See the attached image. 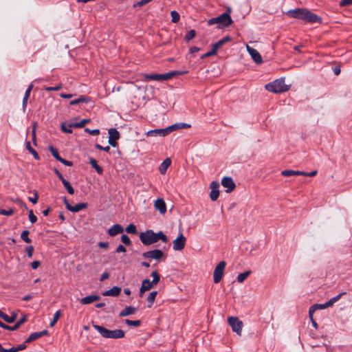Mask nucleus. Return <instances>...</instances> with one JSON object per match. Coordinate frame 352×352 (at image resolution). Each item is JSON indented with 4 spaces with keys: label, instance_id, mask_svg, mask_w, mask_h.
Wrapping results in <instances>:
<instances>
[{
    "label": "nucleus",
    "instance_id": "nucleus-1",
    "mask_svg": "<svg viewBox=\"0 0 352 352\" xmlns=\"http://www.w3.org/2000/svg\"><path fill=\"white\" fill-rule=\"evenodd\" d=\"M286 14L292 18L301 19L305 23H322V18L316 14L312 12L307 8H296L289 10Z\"/></svg>",
    "mask_w": 352,
    "mask_h": 352
},
{
    "label": "nucleus",
    "instance_id": "nucleus-2",
    "mask_svg": "<svg viewBox=\"0 0 352 352\" xmlns=\"http://www.w3.org/2000/svg\"><path fill=\"white\" fill-rule=\"evenodd\" d=\"M231 9L228 8L226 12L222 13L217 17L211 18L208 21V24L212 25L218 23V28H226L230 25L233 21L230 16Z\"/></svg>",
    "mask_w": 352,
    "mask_h": 352
},
{
    "label": "nucleus",
    "instance_id": "nucleus-3",
    "mask_svg": "<svg viewBox=\"0 0 352 352\" xmlns=\"http://www.w3.org/2000/svg\"><path fill=\"white\" fill-rule=\"evenodd\" d=\"M93 327L103 338H105L119 339L124 337L125 333L122 329L109 330L98 324H93Z\"/></svg>",
    "mask_w": 352,
    "mask_h": 352
},
{
    "label": "nucleus",
    "instance_id": "nucleus-4",
    "mask_svg": "<svg viewBox=\"0 0 352 352\" xmlns=\"http://www.w3.org/2000/svg\"><path fill=\"white\" fill-rule=\"evenodd\" d=\"M289 87L290 85H287L285 83L284 78L276 79L265 85V88L267 91L274 94L285 92L289 89Z\"/></svg>",
    "mask_w": 352,
    "mask_h": 352
},
{
    "label": "nucleus",
    "instance_id": "nucleus-5",
    "mask_svg": "<svg viewBox=\"0 0 352 352\" xmlns=\"http://www.w3.org/2000/svg\"><path fill=\"white\" fill-rule=\"evenodd\" d=\"M156 236L153 230H147L140 234V239L144 245H149L155 242Z\"/></svg>",
    "mask_w": 352,
    "mask_h": 352
},
{
    "label": "nucleus",
    "instance_id": "nucleus-6",
    "mask_svg": "<svg viewBox=\"0 0 352 352\" xmlns=\"http://www.w3.org/2000/svg\"><path fill=\"white\" fill-rule=\"evenodd\" d=\"M228 324L232 328V330L236 333L237 335L241 336L243 328V322L237 317L230 316L228 319Z\"/></svg>",
    "mask_w": 352,
    "mask_h": 352
},
{
    "label": "nucleus",
    "instance_id": "nucleus-7",
    "mask_svg": "<svg viewBox=\"0 0 352 352\" xmlns=\"http://www.w3.org/2000/svg\"><path fill=\"white\" fill-rule=\"evenodd\" d=\"M226 265V263L224 261H221L219 263V264L216 266L214 272H213V280L214 283H218L221 281L224 270Z\"/></svg>",
    "mask_w": 352,
    "mask_h": 352
},
{
    "label": "nucleus",
    "instance_id": "nucleus-8",
    "mask_svg": "<svg viewBox=\"0 0 352 352\" xmlns=\"http://www.w3.org/2000/svg\"><path fill=\"white\" fill-rule=\"evenodd\" d=\"M142 256L146 259H155L159 261L164 256V253L161 250L154 249L143 252Z\"/></svg>",
    "mask_w": 352,
    "mask_h": 352
},
{
    "label": "nucleus",
    "instance_id": "nucleus-9",
    "mask_svg": "<svg viewBox=\"0 0 352 352\" xmlns=\"http://www.w3.org/2000/svg\"><path fill=\"white\" fill-rule=\"evenodd\" d=\"M63 202L65 205L66 208L72 212H78L83 209H86L88 207V204L84 202L78 203L73 206L69 203L66 197H63Z\"/></svg>",
    "mask_w": 352,
    "mask_h": 352
},
{
    "label": "nucleus",
    "instance_id": "nucleus-10",
    "mask_svg": "<svg viewBox=\"0 0 352 352\" xmlns=\"http://www.w3.org/2000/svg\"><path fill=\"white\" fill-rule=\"evenodd\" d=\"M28 320L26 315H23L21 318L13 325L9 326L5 323H3L1 320H0V327L3 329L8 331H16L17 330L23 323H25Z\"/></svg>",
    "mask_w": 352,
    "mask_h": 352
},
{
    "label": "nucleus",
    "instance_id": "nucleus-11",
    "mask_svg": "<svg viewBox=\"0 0 352 352\" xmlns=\"http://www.w3.org/2000/svg\"><path fill=\"white\" fill-rule=\"evenodd\" d=\"M186 242V237L184 236L182 233H180L179 235L173 242V250L175 251L182 250L185 247Z\"/></svg>",
    "mask_w": 352,
    "mask_h": 352
},
{
    "label": "nucleus",
    "instance_id": "nucleus-12",
    "mask_svg": "<svg viewBox=\"0 0 352 352\" xmlns=\"http://www.w3.org/2000/svg\"><path fill=\"white\" fill-rule=\"evenodd\" d=\"M109 144L113 146L116 147L118 145L117 140L120 138V133L115 128H111L109 129Z\"/></svg>",
    "mask_w": 352,
    "mask_h": 352
},
{
    "label": "nucleus",
    "instance_id": "nucleus-13",
    "mask_svg": "<svg viewBox=\"0 0 352 352\" xmlns=\"http://www.w3.org/2000/svg\"><path fill=\"white\" fill-rule=\"evenodd\" d=\"M221 184L223 187L227 188L226 192H230L236 188V184L230 177H224L221 180Z\"/></svg>",
    "mask_w": 352,
    "mask_h": 352
},
{
    "label": "nucleus",
    "instance_id": "nucleus-14",
    "mask_svg": "<svg viewBox=\"0 0 352 352\" xmlns=\"http://www.w3.org/2000/svg\"><path fill=\"white\" fill-rule=\"evenodd\" d=\"M219 184L217 182H212L210 185V188H211V191L210 193V197L212 201H216L219 195Z\"/></svg>",
    "mask_w": 352,
    "mask_h": 352
},
{
    "label": "nucleus",
    "instance_id": "nucleus-15",
    "mask_svg": "<svg viewBox=\"0 0 352 352\" xmlns=\"http://www.w3.org/2000/svg\"><path fill=\"white\" fill-rule=\"evenodd\" d=\"M247 50L256 63L261 64L263 63L262 57L256 49L247 45Z\"/></svg>",
    "mask_w": 352,
    "mask_h": 352
},
{
    "label": "nucleus",
    "instance_id": "nucleus-16",
    "mask_svg": "<svg viewBox=\"0 0 352 352\" xmlns=\"http://www.w3.org/2000/svg\"><path fill=\"white\" fill-rule=\"evenodd\" d=\"M47 334L48 331L47 329H44L40 332H34L29 336V337L25 341V343L27 344L28 343H30L32 341H34L44 336H47Z\"/></svg>",
    "mask_w": 352,
    "mask_h": 352
},
{
    "label": "nucleus",
    "instance_id": "nucleus-17",
    "mask_svg": "<svg viewBox=\"0 0 352 352\" xmlns=\"http://www.w3.org/2000/svg\"><path fill=\"white\" fill-rule=\"evenodd\" d=\"M124 232L123 227L120 224H114L107 230V234L111 236H115L118 234H121Z\"/></svg>",
    "mask_w": 352,
    "mask_h": 352
},
{
    "label": "nucleus",
    "instance_id": "nucleus-18",
    "mask_svg": "<svg viewBox=\"0 0 352 352\" xmlns=\"http://www.w3.org/2000/svg\"><path fill=\"white\" fill-rule=\"evenodd\" d=\"M190 125L184 122H179L175 123L173 125H170L166 128V130L167 131V133L169 134L173 131L180 129H188L190 128Z\"/></svg>",
    "mask_w": 352,
    "mask_h": 352
},
{
    "label": "nucleus",
    "instance_id": "nucleus-19",
    "mask_svg": "<svg viewBox=\"0 0 352 352\" xmlns=\"http://www.w3.org/2000/svg\"><path fill=\"white\" fill-rule=\"evenodd\" d=\"M27 348V344L25 342L21 344L12 346L9 349H4L0 343V352H18L19 351L24 350Z\"/></svg>",
    "mask_w": 352,
    "mask_h": 352
},
{
    "label": "nucleus",
    "instance_id": "nucleus-20",
    "mask_svg": "<svg viewBox=\"0 0 352 352\" xmlns=\"http://www.w3.org/2000/svg\"><path fill=\"white\" fill-rule=\"evenodd\" d=\"M154 206L156 210H159L161 214H164L166 212V205L164 200L162 198H158L155 201Z\"/></svg>",
    "mask_w": 352,
    "mask_h": 352
},
{
    "label": "nucleus",
    "instance_id": "nucleus-21",
    "mask_svg": "<svg viewBox=\"0 0 352 352\" xmlns=\"http://www.w3.org/2000/svg\"><path fill=\"white\" fill-rule=\"evenodd\" d=\"M121 287L118 286H114L109 290L105 291L102 293L104 296H118L120 295L121 292Z\"/></svg>",
    "mask_w": 352,
    "mask_h": 352
},
{
    "label": "nucleus",
    "instance_id": "nucleus-22",
    "mask_svg": "<svg viewBox=\"0 0 352 352\" xmlns=\"http://www.w3.org/2000/svg\"><path fill=\"white\" fill-rule=\"evenodd\" d=\"M167 135H168V133H167V131L166 130V128L165 129H157L150 130V131H148L146 133V135L148 137H150V136H157V135L164 137V136H166Z\"/></svg>",
    "mask_w": 352,
    "mask_h": 352
},
{
    "label": "nucleus",
    "instance_id": "nucleus-23",
    "mask_svg": "<svg viewBox=\"0 0 352 352\" xmlns=\"http://www.w3.org/2000/svg\"><path fill=\"white\" fill-rule=\"evenodd\" d=\"M100 299L98 295H90L80 299V303L82 305L91 304Z\"/></svg>",
    "mask_w": 352,
    "mask_h": 352
},
{
    "label": "nucleus",
    "instance_id": "nucleus-24",
    "mask_svg": "<svg viewBox=\"0 0 352 352\" xmlns=\"http://www.w3.org/2000/svg\"><path fill=\"white\" fill-rule=\"evenodd\" d=\"M33 89V85L32 84H30L25 92V94H24V96H23V102H22V109H23V112H25V109H26V107H27V104H28V100L30 97V92Z\"/></svg>",
    "mask_w": 352,
    "mask_h": 352
},
{
    "label": "nucleus",
    "instance_id": "nucleus-25",
    "mask_svg": "<svg viewBox=\"0 0 352 352\" xmlns=\"http://www.w3.org/2000/svg\"><path fill=\"white\" fill-rule=\"evenodd\" d=\"M153 283L150 281L149 279H144L142 280V286L140 289V296L142 297V294L145 292V291H148L149 289H151L152 287H153Z\"/></svg>",
    "mask_w": 352,
    "mask_h": 352
},
{
    "label": "nucleus",
    "instance_id": "nucleus-26",
    "mask_svg": "<svg viewBox=\"0 0 352 352\" xmlns=\"http://www.w3.org/2000/svg\"><path fill=\"white\" fill-rule=\"evenodd\" d=\"M231 38L229 36H225L223 38L220 39L215 43L212 44V49L217 53V50L221 48L226 43L230 41Z\"/></svg>",
    "mask_w": 352,
    "mask_h": 352
},
{
    "label": "nucleus",
    "instance_id": "nucleus-27",
    "mask_svg": "<svg viewBox=\"0 0 352 352\" xmlns=\"http://www.w3.org/2000/svg\"><path fill=\"white\" fill-rule=\"evenodd\" d=\"M137 311V308L133 306H128L126 307L123 310H122L119 316L120 317H125L130 315L134 314Z\"/></svg>",
    "mask_w": 352,
    "mask_h": 352
},
{
    "label": "nucleus",
    "instance_id": "nucleus-28",
    "mask_svg": "<svg viewBox=\"0 0 352 352\" xmlns=\"http://www.w3.org/2000/svg\"><path fill=\"white\" fill-rule=\"evenodd\" d=\"M171 160L170 158L165 159L159 167V171L161 174L164 175L166 173L168 167L170 165Z\"/></svg>",
    "mask_w": 352,
    "mask_h": 352
},
{
    "label": "nucleus",
    "instance_id": "nucleus-29",
    "mask_svg": "<svg viewBox=\"0 0 352 352\" xmlns=\"http://www.w3.org/2000/svg\"><path fill=\"white\" fill-rule=\"evenodd\" d=\"M281 175L285 177H290L293 175H304V171L300 170H284L281 172Z\"/></svg>",
    "mask_w": 352,
    "mask_h": 352
},
{
    "label": "nucleus",
    "instance_id": "nucleus-30",
    "mask_svg": "<svg viewBox=\"0 0 352 352\" xmlns=\"http://www.w3.org/2000/svg\"><path fill=\"white\" fill-rule=\"evenodd\" d=\"M90 122L89 119H83L79 122H70L69 123V128H82L86 124Z\"/></svg>",
    "mask_w": 352,
    "mask_h": 352
},
{
    "label": "nucleus",
    "instance_id": "nucleus-31",
    "mask_svg": "<svg viewBox=\"0 0 352 352\" xmlns=\"http://www.w3.org/2000/svg\"><path fill=\"white\" fill-rule=\"evenodd\" d=\"M89 163L92 168H94L99 175H102L103 173L102 168L98 164V162L95 159L89 157Z\"/></svg>",
    "mask_w": 352,
    "mask_h": 352
},
{
    "label": "nucleus",
    "instance_id": "nucleus-32",
    "mask_svg": "<svg viewBox=\"0 0 352 352\" xmlns=\"http://www.w3.org/2000/svg\"><path fill=\"white\" fill-rule=\"evenodd\" d=\"M17 318V314L16 312H12L10 316L7 315L3 313L1 318L6 321V322H14Z\"/></svg>",
    "mask_w": 352,
    "mask_h": 352
},
{
    "label": "nucleus",
    "instance_id": "nucleus-33",
    "mask_svg": "<svg viewBox=\"0 0 352 352\" xmlns=\"http://www.w3.org/2000/svg\"><path fill=\"white\" fill-rule=\"evenodd\" d=\"M25 148L31 154L33 155L34 158L35 160H39V155H38V153L36 151V150L32 147L30 142H29V141L25 142Z\"/></svg>",
    "mask_w": 352,
    "mask_h": 352
},
{
    "label": "nucleus",
    "instance_id": "nucleus-34",
    "mask_svg": "<svg viewBox=\"0 0 352 352\" xmlns=\"http://www.w3.org/2000/svg\"><path fill=\"white\" fill-rule=\"evenodd\" d=\"M144 78L146 80L161 81V74H144Z\"/></svg>",
    "mask_w": 352,
    "mask_h": 352
},
{
    "label": "nucleus",
    "instance_id": "nucleus-35",
    "mask_svg": "<svg viewBox=\"0 0 352 352\" xmlns=\"http://www.w3.org/2000/svg\"><path fill=\"white\" fill-rule=\"evenodd\" d=\"M155 235L156 236V238L155 239V242L157 243L159 240H161L162 242L164 243H167L168 241V237L166 236V235H165L164 234V232L162 231H160L157 233L155 232Z\"/></svg>",
    "mask_w": 352,
    "mask_h": 352
},
{
    "label": "nucleus",
    "instance_id": "nucleus-36",
    "mask_svg": "<svg viewBox=\"0 0 352 352\" xmlns=\"http://www.w3.org/2000/svg\"><path fill=\"white\" fill-rule=\"evenodd\" d=\"M157 294V291H153L150 293V294L148 295V296L147 298V302L148 303V307H152V305H153V303L155 302Z\"/></svg>",
    "mask_w": 352,
    "mask_h": 352
},
{
    "label": "nucleus",
    "instance_id": "nucleus-37",
    "mask_svg": "<svg viewBox=\"0 0 352 352\" xmlns=\"http://www.w3.org/2000/svg\"><path fill=\"white\" fill-rule=\"evenodd\" d=\"M88 98L85 96H81L78 98L74 99L73 100H71L69 104L71 105H76L80 102H87L88 101Z\"/></svg>",
    "mask_w": 352,
    "mask_h": 352
},
{
    "label": "nucleus",
    "instance_id": "nucleus-38",
    "mask_svg": "<svg viewBox=\"0 0 352 352\" xmlns=\"http://www.w3.org/2000/svg\"><path fill=\"white\" fill-rule=\"evenodd\" d=\"M48 149L50 151V153L52 155V156L56 160L60 162V160H61L62 157L60 156V155H59V153L58 152V150L56 148H54L53 146H50Z\"/></svg>",
    "mask_w": 352,
    "mask_h": 352
},
{
    "label": "nucleus",
    "instance_id": "nucleus-39",
    "mask_svg": "<svg viewBox=\"0 0 352 352\" xmlns=\"http://www.w3.org/2000/svg\"><path fill=\"white\" fill-rule=\"evenodd\" d=\"M251 274V271H246L243 273L239 274L237 277L236 280L239 283H243Z\"/></svg>",
    "mask_w": 352,
    "mask_h": 352
},
{
    "label": "nucleus",
    "instance_id": "nucleus-40",
    "mask_svg": "<svg viewBox=\"0 0 352 352\" xmlns=\"http://www.w3.org/2000/svg\"><path fill=\"white\" fill-rule=\"evenodd\" d=\"M63 184L64 187L67 190L68 193L70 195H73L74 193V189L71 185V184L66 179H64L63 182H61Z\"/></svg>",
    "mask_w": 352,
    "mask_h": 352
},
{
    "label": "nucleus",
    "instance_id": "nucleus-41",
    "mask_svg": "<svg viewBox=\"0 0 352 352\" xmlns=\"http://www.w3.org/2000/svg\"><path fill=\"white\" fill-rule=\"evenodd\" d=\"M125 230L129 234H136L138 233L136 226L133 223H130L128 225Z\"/></svg>",
    "mask_w": 352,
    "mask_h": 352
},
{
    "label": "nucleus",
    "instance_id": "nucleus-42",
    "mask_svg": "<svg viewBox=\"0 0 352 352\" xmlns=\"http://www.w3.org/2000/svg\"><path fill=\"white\" fill-rule=\"evenodd\" d=\"M30 232L28 230H23L21 234V238L27 243L32 242L31 239L28 236Z\"/></svg>",
    "mask_w": 352,
    "mask_h": 352
},
{
    "label": "nucleus",
    "instance_id": "nucleus-43",
    "mask_svg": "<svg viewBox=\"0 0 352 352\" xmlns=\"http://www.w3.org/2000/svg\"><path fill=\"white\" fill-rule=\"evenodd\" d=\"M60 316H61V311L60 310H58V311H56L55 312V314L54 315V318H53L52 320L50 323V326L51 327L54 326V324L56 323L58 320L60 318Z\"/></svg>",
    "mask_w": 352,
    "mask_h": 352
},
{
    "label": "nucleus",
    "instance_id": "nucleus-44",
    "mask_svg": "<svg viewBox=\"0 0 352 352\" xmlns=\"http://www.w3.org/2000/svg\"><path fill=\"white\" fill-rule=\"evenodd\" d=\"M151 276H153V279L151 282L153 283V285H157L160 280V274L157 271H153L151 273Z\"/></svg>",
    "mask_w": 352,
    "mask_h": 352
},
{
    "label": "nucleus",
    "instance_id": "nucleus-45",
    "mask_svg": "<svg viewBox=\"0 0 352 352\" xmlns=\"http://www.w3.org/2000/svg\"><path fill=\"white\" fill-rule=\"evenodd\" d=\"M170 16H171V21L173 23H176L179 21L180 16L179 13L173 10L170 12Z\"/></svg>",
    "mask_w": 352,
    "mask_h": 352
},
{
    "label": "nucleus",
    "instance_id": "nucleus-46",
    "mask_svg": "<svg viewBox=\"0 0 352 352\" xmlns=\"http://www.w3.org/2000/svg\"><path fill=\"white\" fill-rule=\"evenodd\" d=\"M125 323L129 325V326H133V327H138L139 326H140L141 324V321L139 320H129V319H126L125 320Z\"/></svg>",
    "mask_w": 352,
    "mask_h": 352
},
{
    "label": "nucleus",
    "instance_id": "nucleus-47",
    "mask_svg": "<svg viewBox=\"0 0 352 352\" xmlns=\"http://www.w3.org/2000/svg\"><path fill=\"white\" fill-rule=\"evenodd\" d=\"M195 35H196L195 30H191L186 33L184 38H185L186 41L188 42L190 40H192L195 36Z\"/></svg>",
    "mask_w": 352,
    "mask_h": 352
},
{
    "label": "nucleus",
    "instance_id": "nucleus-48",
    "mask_svg": "<svg viewBox=\"0 0 352 352\" xmlns=\"http://www.w3.org/2000/svg\"><path fill=\"white\" fill-rule=\"evenodd\" d=\"M121 241L122 243H124L125 245H131V241L130 238L126 234H122L121 236Z\"/></svg>",
    "mask_w": 352,
    "mask_h": 352
},
{
    "label": "nucleus",
    "instance_id": "nucleus-49",
    "mask_svg": "<svg viewBox=\"0 0 352 352\" xmlns=\"http://www.w3.org/2000/svg\"><path fill=\"white\" fill-rule=\"evenodd\" d=\"M14 213V210L10 208L8 210L0 209V214L5 216H11Z\"/></svg>",
    "mask_w": 352,
    "mask_h": 352
},
{
    "label": "nucleus",
    "instance_id": "nucleus-50",
    "mask_svg": "<svg viewBox=\"0 0 352 352\" xmlns=\"http://www.w3.org/2000/svg\"><path fill=\"white\" fill-rule=\"evenodd\" d=\"M60 129L61 130L66 133H72V128H69V124H67H67L65 122H63L61 126H60Z\"/></svg>",
    "mask_w": 352,
    "mask_h": 352
},
{
    "label": "nucleus",
    "instance_id": "nucleus-51",
    "mask_svg": "<svg viewBox=\"0 0 352 352\" xmlns=\"http://www.w3.org/2000/svg\"><path fill=\"white\" fill-rule=\"evenodd\" d=\"M62 88V84H59L55 87H46L44 90L46 91H58Z\"/></svg>",
    "mask_w": 352,
    "mask_h": 352
},
{
    "label": "nucleus",
    "instance_id": "nucleus-52",
    "mask_svg": "<svg viewBox=\"0 0 352 352\" xmlns=\"http://www.w3.org/2000/svg\"><path fill=\"white\" fill-rule=\"evenodd\" d=\"M85 132L90 134V135H98L100 134V130L99 129H89V128H85Z\"/></svg>",
    "mask_w": 352,
    "mask_h": 352
},
{
    "label": "nucleus",
    "instance_id": "nucleus-53",
    "mask_svg": "<svg viewBox=\"0 0 352 352\" xmlns=\"http://www.w3.org/2000/svg\"><path fill=\"white\" fill-rule=\"evenodd\" d=\"M352 5V0H342L339 3L340 7H346Z\"/></svg>",
    "mask_w": 352,
    "mask_h": 352
},
{
    "label": "nucleus",
    "instance_id": "nucleus-54",
    "mask_svg": "<svg viewBox=\"0 0 352 352\" xmlns=\"http://www.w3.org/2000/svg\"><path fill=\"white\" fill-rule=\"evenodd\" d=\"M172 78V74L170 72L161 74V81H165L170 79Z\"/></svg>",
    "mask_w": 352,
    "mask_h": 352
},
{
    "label": "nucleus",
    "instance_id": "nucleus-55",
    "mask_svg": "<svg viewBox=\"0 0 352 352\" xmlns=\"http://www.w3.org/2000/svg\"><path fill=\"white\" fill-rule=\"evenodd\" d=\"M29 219L32 223H34L37 221V217L34 214L32 210L29 211Z\"/></svg>",
    "mask_w": 352,
    "mask_h": 352
},
{
    "label": "nucleus",
    "instance_id": "nucleus-56",
    "mask_svg": "<svg viewBox=\"0 0 352 352\" xmlns=\"http://www.w3.org/2000/svg\"><path fill=\"white\" fill-rule=\"evenodd\" d=\"M217 53L214 52V50H213V49L212 48L211 50L208 51V52L204 54L201 56V59H204V58H206L207 57H209V56H213V55H215Z\"/></svg>",
    "mask_w": 352,
    "mask_h": 352
},
{
    "label": "nucleus",
    "instance_id": "nucleus-57",
    "mask_svg": "<svg viewBox=\"0 0 352 352\" xmlns=\"http://www.w3.org/2000/svg\"><path fill=\"white\" fill-rule=\"evenodd\" d=\"M26 252L27 255L29 258H32L34 252V247L32 245H30L26 247Z\"/></svg>",
    "mask_w": 352,
    "mask_h": 352
},
{
    "label": "nucleus",
    "instance_id": "nucleus-58",
    "mask_svg": "<svg viewBox=\"0 0 352 352\" xmlns=\"http://www.w3.org/2000/svg\"><path fill=\"white\" fill-rule=\"evenodd\" d=\"M29 201H31L32 204H35L37 203V201L38 199V194L36 191H34V197H29Z\"/></svg>",
    "mask_w": 352,
    "mask_h": 352
},
{
    "label": "nucleus",
    "instance_id": "nucleus-59",
    "mask_svg": "<svg viewBox=\"0 0 352 352\" xmlns=\"http://www.w3.org/2000/svg\"><path fill=\"white\" fill-rule=\"evenodd\" d=\"M316 310H318V307H315V304L309 307V316L311 320L313 319V314Z\"/></svg>",
    "mask_w": 352,
    "mask_h": 352
},
{
    "label": "nucleus",
    "instance_id": "nucleus-60",
    "mask_svg": "<svg viewBox=\"0 0 352 352\" xmlns=\"http://www.w3.org/2000/svg\"><path fill=\"white\" fill-rule=\"evenodd\" d=\"M95 148L98 149V150H101V151H104L105 152H109L110 151V147L109 146H102L100 144H96L95 145Z\"/></svg>",
    "mask_w": 352,
    "mask_h": 352
},
{
    "label": "nucleus",
    "instance_id": "nucleus-61",
    "mask_svg": "<svg viewBox=\"0 0 352 352\" xmlns=\"http://www.w3.org/2000/svg\"><path fill=\"white\" fill-rule=\"evenodd\" d=\"M146 3H148V1L146 0H141V1L134 3L133 6V8L141 7Z\"/></svg>",
    "mask_w": 352,
    "mask_h": 352
},
{
    "label": "nucleus",
    "instance_id": "nucleus-62",
    "mask_svg": "<svg viewBox=\"0 0 352 352\" xmlns=\"http://www.w3.org/2000/svg\"><path fill=\"white\" fill-rule=\"evenodd\" d=\"M60 162H61L62 164H63L64 165L67 166H73V162H71V161H69V160H66L63 158H61V160H60Z\"/></svg>",
    "mask_w": 352,
    "mask_h": 352
},
{
    "label": "nucleus",
    "instance_id": "nucleus-63",
    "mask_svg": "<svg viewBox=\"0 0 352 352\" xmlns=\"http://www.w3.org/2000/svg\"><path fill=\"white\" fill-rule=\"evenodd\" d=\"M345 294H346V292H342V293L338 294L337 296L333 297L332 298H331V300L333 301V302L335 303Z\"/></svg>",
    "mask_w": 352,
    "mask_h": 352
},
{
    "label": "nucleus",
    "instance_id": "nucleus-64",
    "mask_svg": "<svg viewBox=\"0 0 352 352\" xmlns=\"http://www.w3.org/2000/svg\"><path fill=\"white\" fill-rule=\"evenodd\" d=\"M126 248H124V245H119L117 247L116 250V252L117 253H120V252H126Z\"/></svg>",
    "mask_w": 352,
    "mask_h": 352
}]
</instances>
